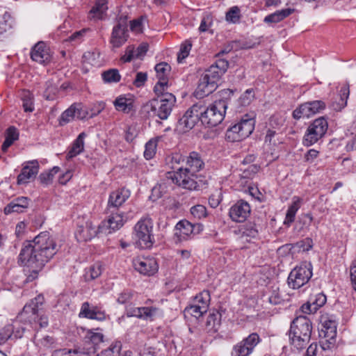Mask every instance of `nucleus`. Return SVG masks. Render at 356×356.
<instances>
[{
	"label": "nucleus",
	"instance_id": "1",
	"mask_svg": "<svg viewBox=\"0 0 356 356\" xmlns=\"http://www.w3.org/2000/svg\"><path fill=\"white\" fill-rule=\"evenodd\" d=\"M56 252V243L54 238L49 232H43L33 241L23 243L18 256V264L32 268V274L28 277V280L32 281Z\"/></svg>",
	"mask_w": 356,
	"mask_h": 356
},
{
	"label": "nucleus",
	"instance_id": "2",
	"mask_svg": "<svg viewBox=\"0 0 356 356\" xmlns=\"http://www.w3.org/2000/svg\"><path fill=\"white\" fill-rule=\"evenodd\" d=\"M312 331L311 321L305 316L296 317L289 330V343L298 351L303 350L310 341Z\"/></svg>",
	"mask_w": 356,
	"mask_h": 356
},
{
	"label": "nucleus",
	"instance_id": "3",
	"mask_svg": "<svg viewBox=\"0 0 356 356\" xmlns=\"http://www.w3.org/2000/svg\"><path fill=\"white\" fill-rule=\"evenodd\" d=\"M44 301V296L38 295L26 304L22 311L17 316L19 321L24 324L29 325L34 330L47 326V317L40 313V307L43 305Z\"/></svg>",
	"mask_w": 356,
	"mask_h": 356
},
{
	"label": "nucleus",
	"instance_id": "4",
	"mask_svg": "<svg viewBox=\"0 0 356 356\" xmlns=\"http://www.w3.org/2000/svg\"><path fill=\"white\" fill-rule=\"evenodd\" d=\"M233 95V90L225 89L220 92L222 99L214 101L206 106L204 103L202 122L209 127H216L222 122L227 108V99Z\"/></svg>",
	"mask_w": 356,
	"mask_h": 356
},
{
	"label": "nucleus",
	"instance_id": "5",
	"mask_svg": "<svg viewBox=\"0 0 356 356\" xmlns=\"http://www.w3.org/2000/svg\"><path fill=\"white\" fill-rule=\"evenodd\" d=\"M169 99H159L154 98L146 102L141 108V113L147 118L155 119L156 122L159 120H165L170 115L175 102L172 97L165 95Z\"/></svg>",
	"mask_w": 356,
	"mask_h": 356
},
{
	"label": "nucleus",
	"instance_id": "6",
	"mask_svg": "<svg viewBox=\"0 0 356 356\" xmlns=\"http://www.w3.org/2000/svg\"><path fill=\"white\" fill-rule=\"evenodd\" d=\"M229 67V63L225 59L219 58L214 64L205 71L201 76L198 85V90L208 95L215 90L217 82L225 73Z\"/></svg>",
	"mask_w": 356,
	"mask_h": 356
},
{
	"label": "nucleus",
	"instance_id": "7",
	"mask_svg": "<svg viewBox=\"0 0 356 356\" xmlns=\"http://www.w3.org/2000/svg\"><path fill=\"white\" fill-rule=\"evenodd\" d=\"M255 120L248 114L242 117L241 120L227 129L225 138L227 141L234 143L248 138L254 131Z\"/></svg>",
	"mask_w": 356,
	"mask_h": 356
},
{
	"label": "nucleus",
	"instance_id": "8",
	"mask_svg": "<svg viewBox=\"0 0 356 356\" xmlns=\"http://www.w3.org/2000/svg\"><path fill=\"white\" fill-rule=\"evenodd\" d=\"M153 220L149 217L142 218L134 226V234L137 243L141 248H149L153 245Z\"/></svg>",
	"mask_w": 356,
	"mask_h": 356
},
{
	"label": "nucleus",
	"instance_id": "9",
	"mask_svg": "<svg viewBox=\"0 0 356 356\" xmlns=\"http://www.w3.org/2000/svg\"><path fill=\"white\" fill-rule=\"evenodd\" d=\"M312 276V266L310 263H302L294 268L288 277V284L293 289H300L306 284Z\"/></svg>",
	"mask_w": 356,
	"mask_h": 356
},
{
	"label": "nucleus",
	"instance_id": "10",
	"mask_svg": "<svg viewBox=\"0 0 356 356\" xmlns=\"http://www.w3.org/2000/svg\"><path fill=\"white\" fill-rule=\"evenodd\" d=\"M327 128V122L323 117L314 120L308 127L304 136V145L309 147L317 143L324 136Z\"/></svg>",
	"mask_w": 356,
	"mask_h": 356
},
{
	"label": "nucleus",
	"instance_id": "11",
	"mask_svg": "<svg viewBox=\"0 0 356 356\" xmlns=\"http://www.w3.org/2000/svg\"><path fill=\"white\" fill-rule=\"evenodd\" d=\"M168 177L179 186L188 190H195L198 187V184L195 180L197 174L191 173L183 167L179 168L177 171H175L173 173L168 172Z\"/></svg>",
	"mask_w": 356,
	"mask_h": 356
},
{
	"label": "nucleus",
	"instance_id": "12",
	"mask_svg": "<svg viewBox=\"0 0 356 356\" xmlns=\"http://www.w3.org/2000/svg\"><path fill=\"white\" fill-rule=\"evenodd\" d=\"M106 213L108 215L107 219L102 221L99 225V232L102 233L108 232L110 234L118 230L127 220V218L124 216V213L119 211V210L116 211L106 210Z\"/></svg>",
	"mask_w": 356,
	"mask_h": 356
},
{
	"label": "nucleus",
	"instance_id": "13",
	"mask_svg": "<svg viewBox=\"0 0 356 356\" xmlns=\"http://www.w3.org/2000/svg\"><path fill=\"white\" fill-rule=\"evenodd\" d=\"M260 341L259 334L253 332L233 346L231 356H250Z\"/></svg>",
	"mask_w": 356,
	"mask_h": 356
},
{
	"label": "nucleus",
	"instance_id": "14",
	"mask_svg": "<svg viewBox=\"0 0 356 356\" xmlns=\"http://www.w3.org/2000/svg\"><path fill=\"white\" fill-rule=\"evenodd\" d=\"M88 115L87 108L81 104H73L67 110H65L59 118V124L65 125L74 118L84 119Z\"/></svg>",
	"mask_w": 356,
	"mask_h": 356
},
{
	"label": "nucleus",
	"instance_id": "15",
	"mask_svg": "<svg viewBox=\"0 0 356 356\" xmlns=\"http://www.w3.org/2000/svg\"><path fill=\"white\" fill-rule=\"evenodd\" d=\"M131 193L124 188H118L112 191L108 196L106 211H118L125 202L129 198Z\"/></svg>",
	"mask_w": 356,
	"mask_h": 356
},
{
	"label": "nucleus",
	"instance_id": "16",
	"mask_svg": "<svg viewBox=\"0 0 356 356\" xmlns=\"http://www.w3.org/2000/svg\"><path fill=\"white\" fill-rule=\"evenodd\" d=\"M250 204L247 202L241 200L230 207L229 216L232 221L243 222L250 216Z\"/></svg>",
	"mask_w": 356,
	"mask_h": 356
},
{
	"label": "nucleus",
	"instance_id": "17",
	"mask_svg": "<svg viewBox=\"0 0 356 356\" xmlns=\"http://www.w3.org/2000/svg\"><path fill=\"white\" fill-rule=\"evenodd\" d=\"M134 268L145 275H152L158 270V264L155 259L149 257H137L134 259Z\"/></svg>",
	"mask_w": 356,
	"mask_h": 356
},
{
	"label": "nucleus",
	"instance_id": "18",
	"mask_svg": "<svg viewBox=\"0 0 356 356\" xmlns=\"http://www.w3.org/2000/svg\"><path fill=\"white\" fill-rule=\"evenodd\" d=\"M39 171V163L37 160H33L25 163L17 176V184H24L30 182L35 178Z\"/></svg>",
	"mask_w": 356,
	"mask_h": 356
},
{
	"label": "nucleus",
	"instance_id": "19",
	"mask_svg": "<svg viewBox=\"0 0 356 356\" xmlns=\"http://www.w3.org/2000/svg\"><path fill=\"white\" fill-rule=\"evenodd\" d=\"M31 58L40 64L47 63L51 58L50 49L44 42H38L31 49Z\"/></svg>",
	"mask_w": 356,
	"mask_h": 356
},
{
	"label": "nucleus",
	"instance_id": "20",
	"mask_svg": "<svg viewBox=\"0 0 356 356\" xmlns=\"http://www.w3.org/2000/svg\"><path fill=\"white\" fill-rule=\"evenodd\" d=\"M194 229L195 225L188 220H180L175 228L174 236L176 238V242L188 240L191 235L194 234Z\"/></svg>",
	"mask_w": 356,
	"mask_h": 356
},
{
	"label": "nucleus",
	"instance_id": "21",
	"mask_svg": "<svg viewBox=\"0 0 356 356\" xmlns=\"http://www.w3.org/2000/svg\"><path fill=\"white\" fill-rule=\"evenodd\" d=\"M98 233H100L99 226L97 228L92 222H86L84 226H78L75 232V237L79 242L87 241L95 237Z\"/></svg>",
	"mask_w": 356,
	"mask_h": 356
},
{
	"label": "nucleus",
	"instance_id": "22",
	"mask_svg": "<svg viewBox=\"0 0 356 356\" xmlns=\"http://www.w3.org/2000/svg\"><path fill=\"white\" fill-rule=\"evenodd\" d=\"M186 170L191 173H197L204 167V162L203 161L200 154L196 152H192L186 158Z\"/></svg>",
	"mask_w": 356,
	"mask_h": 356
},
{
	"label": "nucleus",
	"instance_id": "23",
	"mask_svg": "<svg viewBox=\"0 0 356 356\" xmlns=\"http://www.w3.org/2000/svg\"><path fill=\"white\" fill-rule=\"evenodd\" d=\"M79 316L97 321H103L106 318L105 312L97 307H90L88 302L82 304Z\"/></svg>",
	"mask_w": 356,
	"mask_h": 356
},
{
	"label": "nucleus",
	"instance_id": "24",
	"mask_svg": "<svg viewBox=\"0 0 356 356\" xmlns=\"http://www.w3.org/2000/svg\"><path fill=\"white\" fill-rule=\"evenodd\" d=\"M326 300V296L319 293L311 297L309 301L302 306V311L305 314L314 313L325 304Z\"/></svg>",
	"mask_w": 356,
	"mask_h": 356
},
{
	"label": "nucleus",
	"instance_id": "25",
	"mask_svg": "<svg viewBox=\"0 0 356 356\" xmlns=\"http://www.w3.org/2000/svg\"><path fill=\"white\" fill-rule=\"evenodd\" d=\"M127 29L120 27H113L110 43L113 48H119L123 45L128 38Z\"/></svg>",
	"mask_w": 356,
	"mask_h": 356
},
{
	"label": "nucleus",
	"instance_id": "26",
	"mask_svg": "<svg viewBox=\"0 0 356 356\" xmlns=\"http://www.w3.org/2000/svg\"><path fill=\"white\" fill-rule=\"evenodd\" d=\"M85 132H81L73 142L67 154V159H71L80 154L84 149V139L86 137Z\"/></svg>",
	"mask_w": 356,
	"mask_h": 356
},
{
	"label": "nucleus",
	"instance_id": "27",
	"mask_svg": "<svg viewBox=\"0 0 356 356\" xmlns=\"http://www.w3.org/2000/svg\"><path fill=\"white\" fill-rule=\"evenodd\" d=\"M113 104L117 111L129 113L134 108V99L131 97L120 95L115 99Z\"/></svg>",
	"mask_w": 356,
	"mask_h": 356
},
{
	"label": "nucleus",
	"instance_id": "28",
	"mask_svg": "<svg viewBox=\"0 0 356 356\" xmlns=\"http://www.w3.org/2000/svg\"><path fill=\"white\" fill-rule=\"evenodd\" d=\"M156 311V309L155 307H136L130 310H127V315L129 316H135L138 318L147 320L154 316Z\"/></svg>",
	"mask_w": 356,
	"mask_h": 356
},
{
	"label": "nucleus",
	"instance_id": "29",
	"mask_svg": "<svg viewBox=\"0 0 356 356\" xmlns=\"http://www.w3.org/2000/svg\"><path fill=\"white\" fill-rule=\"evenodd\" d=\"M295 9L289 8L277 10L276 12L266 16L264 22L267 24L278 23L293 13Z\"/></svg>",
	"mask_w": 356,
	"mask_h": 356
},
{
	"label": "nucleus",
	"instance_id": "30",
	"mask_svg": "<svg viewBox=\"0 0 356 356\" xmlns=\"http://www.w3.org/2000/svg\"><path fill=\"white\" fill-rule=\"evenodd\" d=\"M302 199L298 196L293 197L291 204L289 207L286 214L284 224H291L295 220L296 212L300 207Z\"/></svg>",
	"mask_w": 356,
	"mask_h": 356
},
{
	"label": "nucleus",
	"instance_id": "31",
	"mask_svg": "<svg viewBox=\"0 0 356 356\" xmlns=\"http://www.w3.org/2000/svg\"><path fill=\"white\" fill-rule=\"evenodd\" d=\"M168 81H158L154 87V92L159 99H167L165 95H169L171 96L174 102H176L175 96L172 92H168ZM168 99L169 98L168 97Z\"/></svg>",
	"mask_w": 356,
	"mask_h": 356
},
{
	"label": "nucleus",
	"instance_id": "32",
	"mask_svg": "<svg viewBox=\"0 0 356 356\" xmlns=\"http://www.w3.org/2000/svg\"><path fill=\"white\" fill-rule=\"evenodd\" d=\"M220 325V316L218 313L210 314L206 321V329L207 332L215 333Z\"/></svg>",
	"mask_w": 356,
	"mask_h": 356
},
{
	"label": "nucleus",
	"instance_id": "33",
	"mask_svg": "<svg viewBox=\"0 0 356 356\" xmlns=\"http://www.w3.org/2000/svg\"><path fill=\"white\" fill-rule=\"evenodd\" d=\"M158 81H168V76L171 71V67L165 62L158 63L155 66Z\"/></svg>",
	"mask_w": 356,
	"mask_h": 356
},
{
	"label": "nucleus",
	"instance_id": "34",
	"mask_svg": "<svg viewBox=\"0 0 356 356\" xmlns=\"http://www.w3.org/2000/svg\"><path fill=\"white\" fill-rule=\"evenodd\" d=\"M108 0H97L95 6L90 10L92 17L102 19L108 9Z\"/></svg>",
	"mask_w": 356,
	"mask_h": 356
},
{
	"label": "nucleus",
	"instance_id": "35",
	"mask_svg": "<svg viewBox=\"0 0 356 356\" xmlns=\"http://www.w3.org/2000/svg\"><path fill=\"white\" fill-rule=\"evenodd\" d=\"M313 115H315V113L308 102L301 104L293 112V117L296 120L302 118H309Z\"/></svg>",
	"mask_w": 356,
	"mask_h": 356
},
{
	"label": "nucleus",
	"instance_id": "36",
	"mask_svg": "<svg viewBox=\"0 0 356 356\" xmlns=\"http://www.w3.org/2000/svg\"><path fill=\"white\" fill-rule=\"evenodd\" d=\"M19 133L17 129L14 127H10L6 131V136L4 142L2 144L1 149L3 152H6L8 147L18 139Z\"/></svg>",
	"mask_w": 356,
	"mask_h": 356
},
{
	"label": "nucleus",
	"instance_id": "37",
	"mask_svg": "<svg viewBox=\"0 0 356 356\" xmlns=\"http://www.w3.org/2000/svg\"><path fill=\"white\" fill-rule=\"evenodd\" d=\"M102 77L106 83H118L121 79L118 70L114 68L103 72Z\"/></svg>",
	"mask_w": 356,
	"mask_h": 356
},
{
	"label": "nucleus",
	"instance_id": "38",
	"mask_svg": "<svg viewBox=\"0 0 356 356\" xmlns=\"http://www.w3.org/2000/svg\"><path fill=\"white\" fill-rule=\"evenodd\" d=\"M204 111V102L199 101L194 104L185 113V115L196 117L197 120L202 121Z\"/></svg>",
	"mask_w": 356,
	"mask_h": 356
},
{
	"label": "nucleus",
	"instance_id": "39",
	"mask_svg": "<svg viewBox=\"0 0 356 356\" xmlns=\"http://www.w3.org/2000/svg\"><path fill=\"white\" fill-rule=\"evenodd\" d=\"M199 121L196 117L187 116L184 115L178 121V126L183 129L184 131L191 129L195 124Z\"/></svg>",
	"mask_w": 356,
	"mask_h": 356
},
{
	"label": "nucleus",
	"instance_id": "40",
	"mask_svg": "<svg viewBox=\"0 0 356 356\" xmlns=\"http://www.w3.org/2000/svg\"><path fill=\"white\" fill-rule=\"evenodd\" d=\"M350 90L348 84L343 85L339 91L340 99L339 102L337 103V106L334 108L336 110H341L347 105V100L349 97Z\"/></svg>",
	"mask_w": 356,
	"mask_h": 356
},
{
	"label": "nucleus",
	"instance_id": "41",
	"mask_svg": "<svg viewBox=\"0 0 356 356\" xmlns=\"http://www.w3.org/2000/svg\"><path fill=\"white\" fill-rule=\"evenodd\" d=\"M193 302L201 307L204 305L205 309L208 310L210 302L209 291L207 290H204L203 291L200 292L194 298Z\"/></svg>",
	"mask_w": 356,
	"mask_h": 356
},
{
	"label": "nucleus",
	"instance_id": "42",
	"mask_svg": "<svg viewBox=\"0 0 356 356\" xmlns=\"http://www.w3.org/2000/svg\"><path fill=\"white\" fill-rule=\"evenodd\" d=\"M259 229L257 225L253 222H248L242 229L243 236L256 238L258 236Z\"/></svg>",
	"mask_w": 356,
	"mask_h": 356
},
{
	"label": "nucleus",
	"instance_id": "43",
	"mask_svg": "<svg viewBox=\"0 0 356 356\" xmlns=\"http://www.w3.org/2000/svg\"><path fill=\"white\" fill-rule=\"evenodd\" d=\"M185 312L191 316H194L196 318H198L203 316L205 313H207V310L205 309V306L203 307L197 305L194 302H192L191 305L186 307L185 309Z\"/></svg>",
	"mask_w": 356,
	"mask_h": 356
},
{
	"label": "nucleus",
	"instance_id": "44",
	"mask_svg": "<svg viewBox=\"0 0 356 356\" xmlns=\"http://www.w3.org/2000/svg\"><path fill=\"white\" fill-rule=\"evenodd\" d=\"M23 107L26 112H32L33 108V95L29 90H24L22 94Z\"/></svg>",
	"mask_w": 356,
	"mask_h": 356
},
{
	"label": "nucleus",
	"instance_id": "45",
	"mask_svg": "<svg viewBox=\"0 0 356 356\" xmlns=\"http://www.w3.org/2000/svg\"><path fill=\"white\" fill-rule=\"evenodd\" d=\"M59 171L58 167H54L50 171L42 172L39 176V180L44 185H49L52 182L54 175Z\"/></svg>",
	"mask_w": 356,
	"mask_h": 356
},
{
	"label": "nucleus",
	"instance_id": "46",
	"mask_svg": "<svg viewBox=\"0 0 356 356\" xmlns=\"http://www.w3.org/2000/svg\"><path fill=\"white\" fill-rule=\"evenodd\" d=\"M156 139L152 138L146 143L145 149L144 152V156L146 159H151L154 156L156 151Z\"/></svg>",
	"mask_w": 356,
	"mask_h": 356
},
{
	"label": "nucleus",
	"instance_id": "47",
	"mask_svg": "<svg viewBox=\"0 0 356 356\" xmlns=\"http://www.w3.org/2000/svg\"><path fill=\"white\" fill-rule=\"evenodd\" d=\"M192 47V43L189 40H186L181 44L179 51L177 55L178 63H181L189 54Z\"/></svg>",
	"mask_w": 356,
	"mask_h": 356
},
{
	"label": "nucleus",
	"instance_id": "48",
	"mask_svg": "<svg viewBox=\"0 0 356 356\" xmlns=\"http://www.w3.org/2000/svg\"><path fill=\"white\" fill-rule=\"evenodd\" d=\"M102 270V264L100 262L95 263L89 268L86 277H90V280H95L101 275Z\"/></svg>",
	"mask_w": 356,
	"mask_h": 356
},
{
	"label": "nucleus",
	"instance_id": "49",
	"mask_svg": "<svg viewBox=\"0 0 356 356\" xmlns=\"http://www.w3.org/2000/svg\"><path fill=\"white\" fill-rule=\"evenodd\" d=\"M222 200V193L220 189L216 190L209 197V204L212 208H216Z\"/></svg>",
	"mask_w": 356,
	"mask_h": 356
},
{
	"label": "nucleus",
	"instance_id": "50",
	"mask_svg": "<svg viewBox=\"0 0 356 356\" xmlns=\"http://www.w3.org/2000/svg\"><path fill=\"white\" fill-rule=\"evenodd\" d=\"M191 213L194 216V218L197 219L205 218L207 216L206 207L201 204L192 207L191 209Z\"/></svg>",
	"mask_w": 356,
	"mask_h": 356
},
{
	"label": "nucleus",
	"instance_id": "51",
	"mask_svg": "<svg viewBox=\"0 0 356 356\" xmlns=\"http://www.w3.org/2000/svg\"><path fill=\"white\" fill-rule=\"evenodd\" d=\"M104 335L101 332L93 330L87 332L85 339H88L94 345H97L103 341Z\"/></svg>",
	"mask_w": 356,
	"mask_h": 356
},
{
	"label": "nucleus",
	"instance_id": "52",
	"mask_svg": "<svg viewBox=\"0 0 356 356\" xmlns=\"http://www.w3.org/2000/svg\"><path fill=\"white\" fill-rule=\"evenodd\" d=\"M279 130L268 128L265 136V143H268L269 145H276L280 143L279 139L275 138L279 135Z\"/></svg>",
	"mask_w": 356,
	"mask_h": 356
},
{
	"label": "nucleus",
	"instance_id": "53",
	"mask_svg": "<svg viewBox=\"0 0 356 356\" xmlns=\"http://www.w3.org/2000/svg\"><path fill=\"white\" fill-rule=\"evenodd\" d=\"M240 19V9L237 6L232 7L226 14V19L232 23H236Z\"/></svg>",
	"mask_w": 356,
	"mask_h": 356
},
{
	"label": "nucleus",
	"instance_id": "54",
	"mask_svg": "<svg viewBox=\"0 0 356 356\" xmlns=\"http://www.w3.org/2000/svg\"><path fill=\"white\" fill-rule=\"evenodd\" d=\"M181 161H184V159L182 155L178 153L172 154L167 159L168 164L171 163L172 165L170 168L175 171H177V169L179 168L177 167V165H179Z\"/></svg>",
	"mask_w": 356,
	"mask_h": 356
},
{
	"label": "nucleus",
	"instance_id": "55",
	"mask_svg": "<svg viewBox=\"0 0 356 356\" xmlns=\"http://www.w3.org/2000/svg\"><path fill=\"white\" fill-rule=\"evenodd\" d=\"M13 327L7 325L0 330V345L4 343L13 334Z\"/></svg>",
	"mask_w": 356,
	"mask_h": 356
},
{
	"label": "nucleus",
	"instance_id": "56",
	"mask_svg": "<svg viewBox=\"0 0 356 356\" xmlns=\"http://www.w3.org/2000/svg\"><path fill=\"white\" fill-rule=\"evenodd\" d=\"M348 131L350 134H355V136L348 143L346 148L348 151L356 150V120L352 122Z\"/></svg>",
	"mask_w": 356,
	"mask_h": 356
},
{
	"label": "nucleus",
	"instance_id": "57",
	"mask_svg": "<svg viewBox=\"0 0 356 356\" xmlns=\"http://www.w3.org/2000/svg\"><path fill=\"white\" fill-rule=\"evenodd\" d=\"M324 327L325 328V337H330L331 340H333L336 337V325L334 322L329 321L325 322L324 325Z\"/></svg>",
	"mask_w": 356,
	"mask_h": 356
},
{
	"label": "nucleus",
	"instance_id": "58",
	"mask_svg": "<svg viewBox=\"0 0 356 356\" xmlns=\"http://www.w3.org/2000/svg\"><path fill=\"white\" fill-rule=\"evenodd\" d=\"M22 207L15 203L14 201L10 202L5 208L4 213L8 215L12 213H22L24 211Z\"/></svg>",
	"mask_w": 356,
	"mask_h": 356
},
{
	"label": "nucleus",
	"instance_id": "59",
	"mask_svg": "<svg viewBox=\"0 0 356 356\" xmlns=\"http://www.w3.org/2000/svg\"><path fill=\"white\" fill-rule=\"evenodd\" d=\"M254 97L253 89H248L240 97L241 105L246 106L250 104Z\"/></svg>",
	"mask_w": 356,
	"mask_h": 356
},
{
	"label": "nucleus",
	"instance_id": "60",
	"mask_svg": "<svg viewBox=\"0 0 356 356\" xmlns=\"http://www.w3.org/2000/svg\"><path fill=\"white\" fill-rule=\"evenodd\" d=\"M134 57H136L135 48L134 46L129 45L127 47L125 53L121 56L120 60L124 63H127L130 62Z\"/></svg>",
	"mask_w": 356,
	"mask_h": 356
},
{
	"label": "nucleus",
	"instance_id": "61",
	"mask_svg": "<svg viewBox=\"0 0 356 356\" xmlns=\"http://www.w3.org/2000/svg\"><path fill=\"white\" fill-rule=\"evenodd\" d=\"M308 102L315 114L321 113L326 107L325 103L321 100H315Z\"/></svg>",
	"mask_w": 356,
	"mask_h": 356
},
{
	"label": "nucleus",
	"instance_id": "62",
	"mask_svg": "<svg viewBox=\"0 0 356 356\" xmlns=\"http://www.w3.org/2000/svg\"><path fill=\"white\" fill-rule=\"evenodd\" d=\"M147 78V74L146 72H138L136 75V78L133 81V84L136 87H141L145 85Z\"/></svg>",
	"mask_w": 356,
	"mask_h": 356
},
{
	"label": "nucleus",
	"instance_id": "63",
	"mask_svg": "<svg viewBox=\"0 0 356 356\" xmlns=\"http://www.w3.org/2000/svg\"><path fill=\"white\" fill-rule=\"evenodd\" d=\"M132 296L133 293L131 291L124 290L119 294L117 301L120 304H125L131 300Z\"/></svg>",
	"mask_w": 356,
	"mask_h": 356
},
{
	"label": "nucleus",
	"instance_id": "64",
	"mask_svg": "<svg viewBox=\"0 0 356 356\" xmlns=\"http://www.w3.org/2000/svg\"><path fill=\"white\" fill-rule=\"evenodd\" d=\"M350 273L352 288L356 291V260L353 262L350 266Z\"/></svg>",
	"mask_w": 356,
	"mask_h": 356
}]
</instances>
